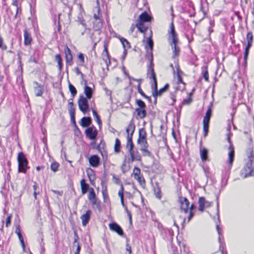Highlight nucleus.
I'll return each mask as SVG.
<instances>
[{
	"label": "nucleus",
	"mask_w": 254,
	"mask_h": 254,
	"mask_svg": "<svg viewBox=\"0 0 254 254\" xmlns=\"http://www.w3.org/2000/svg\"><path fill=\"white\" fill-rule=\"evenodd\" d=\"M87 81L85 80V86L84 89V93L86 95L85 98L90 100L93 95V89L87 85Z\"/></svg>",
	"instance_id": "nucleus-20"
},
{
	"label": "nucleus",
	"mask_w": 254,
	"mask_h": 254,
	"mask_svg": "<svg viewBox=\"0 0 254 254\" xmlns=\"http://www.w3.org/2000/svg\"><path fill=\"white\" fill-rule=\"evenodd\" d=\"M93 208L95 206L96 208L99 211H101L102 207L101 205V201L98 198L90 200Z\"/></svg>",
	"instance_id": "nucleus-33"
},
{
	"label": "nucleus",
	"mask_w": 254,
	"mask_h": 254,
	"mask_svg": "<svg viewBox=\"0 0 254 254\" xmlns=\"http://www.w3.org/2000/svg\"><path fill=\"white\" fill-rule=\"evenodd\" d=\"M121 143L119 138H116L115 140V144L114 146V151L116 153L120 152L121 150Z\"/></svg>",
	"instance_id": "nucleus-38"
},
{
	"label": "nucleus",
	"mask_w": 254,
	"mask_h": 254,
	"mask_svg": "<svg viewBox=\"0 0 254 254\" xmlns=\"http://www.w3.org/2000/svg\"><path fill=\"white\" fill-rule=\"evenodd\" d=\"M119 39L123 45L124 49H127V50L130 48V43L126 39L123 37H120Z\"/></svg>",
	"instance_id": "nucleus-36"
},
{
	"label": "nucleus",
	"mask_w": 254,
	"mask_h": 254,
	"mask_svg": "<svg viewBox=\"0 0 254 254\" xmlns=\"http://www.w3.org/2000/svg\"><path fill=\"white\" fill-rule=\"evenodd\" d=\"M104 90L106 92V95L110 96V101L112 103L113 102L112 97V91L108 89L107 88H105Z\"/></svg>",
	"instance_id": "nucleus-58"
},
{
	"label": "nucleus",
	"mask_w": 254,
	"mask_h": 254,
	"mask_svg": "<svg viewBox=\"0 0 254 254\" xmlns=\"http://www.w3.org/2000/svg\"><path fill=\"white\" fill-rule=\"evenodd\" d=\"M126 238V251L129 253V254H131L132 251H131V248L130 245L129 244L128 242L129 241V240L128 238Z\"/></svg>",
	"instance_id": "nucleus-55"
},
{
	"label": "nucleus",
	"mask_w": 254,
	"mask_h": 254,
	"mask_svg": "<svg viewBox=\"0 0 254 254\" xmlns=\"http://www.w3.org/2000/svg\"><path fill=\"white\" fill-rule=\"evenodd\" d=\"M89 99L82 94L80 95L78 100V104L79 110L84 114H85L89 111V105L88 103Z\"/></svg>",
	"instance_id": "nucleus-4"
},
{
	"label": "nucleus",
	"mask_w": 254,
	"mask_h": 254,
	"mask_svg": "<svg viewBox=\"0 0 254 254\" xmlns=\"http://www.w3.org/2000/svg\"><path fill=\"white\" fill-rule=\"evenodd\" d=\"M64 53L66 65H71L73 64V57L71 51L67 45L64 48Z\"/></svg>",
	"instance_id": "nucleus-14"
},
{
	"label": "nucleus",
	"mask_w": 254,
	"mask_h": 254,
	"mask_svg": "<svg viewBox=\"0 0 254 254\" xmlns=\"http://www.w3.org/2000/svg\"><path fill=\"white\" fill-rule=\"evenodd\" d=\"M59 167L60 164L56 161H54L51 163L50 168L54 172H56L58 171Z\"/></svg>",
	"instance_id": "nucleus-43"
},
{
	"label": "nucleus",
	"mask_w": 254,
	"mask_h": 254,
	"mask_svg": "<svg viewBox=\"0 0 254 254\" xmlns=\"http://www.w3.org/2000/svg\"><path fill=\"white\" fill-rule=\"evenodd\" d=\"M213 106V102L210 103L208 109L205 113V115L203 119V122L210 123V118L212 114V107Z\"/></svg>",
	"instance_id": "nucleus-16"
},
{
	"label": "nucleus",
	"mask_w": 254,
	"mask_h": 254,
	"mask_svg": "<svg viewBox=\"0 0 254 254\" xmlns=\"http://www.w3.org/2000/svg\"><path fill=\"white\" fill-rule=\"evenodd\" d=\"M169 84L168 83H166L163 87L160 88L159 90H158V89H156L155 90H153L152 92H156V94L161 96L164 92H165L169 89Z\"/></svg>",
	"instance_id": "nucleus-30"
},
{
	"label": "nucleus",
	"mask_w": 254,
	"mask_h": 254,
	"mask_svg": "<svg viewBox=\"0 0 254 254\" xmlns=\"http://www.w3.org/2000/svg\"><path fill=\"white\" fill-rule=\"evenodd\" d=\"M203 70V77L204 79V80L206 81H208L209 80V74H208V71L207 69V66H205L202 68Z\"/></svg>",
	"instance_id": "nucleus-45"
},
{
	"label": "nucleus",
	"mask_w": 254,
	"mask_h": 254,
	"mask_svg": "<svg viewBox=\"0 0 254 254\" xmlns=\"http://www.w3.org/2000/svg\"><path fill=\"white\" fill-rule=\"evenodd\" d=\"M179 42V40H177L176 42L173 43V41H172L170 43V45L172 47V49L173 51V58L178 57L180 53V48L177 46V44Z\"/></svg>",
	"instance_id": "nucleus-19"
},
{
	"label": "nucleus",
	"mask_w": 254,
	"mask_h": 254,
	"mask_svg": "<svg viewBox=\"0 0 254 254\" xmlns=\"http://www.w3.org/2000/svg\"><path fill=\"white\" fill-rule=\"evenodd\" d=\"M11 217V215H9L7 216L5 222V226L6 227H8L10 225Z\"/></svg>",
	"instance_id": "nucleus-62"
},
{
	"label": "nucleus",
	"mask_w": 254,
	"mask_h": 254,
	"mask_svg": "<svg viewBox=\"0 0 254 254\" xmlns=\"http://www.w3.org/2000/svg\"><path fill=\"white\" fill-rule=\"evenodd\" d=\"M152 18V16L147 11H145L140 14L137 22L144 24L145 22H150Z\"/></svg>",
	"instance_id": "nucleus-11"
},
{
	"label": "nucleus",
	"mask_w": 254,
	"mask_h": 254,
	"mask_svg": "<svg viewBox=\"0 0 254 254\" xmlns=\"http://www.w3.org/2000/svg\"><path fill=\"white\" fill-rule=\"evenodd\" d=\"M170 30L168 32L169 33V40L171 39L173 41V43L176 42L177 40H179L178 38L177 33L175 30V26L174 25L173 21H172L170 24Z\"/></svg>",
	"instance_id": "nucleus-12"
},
{
	"label": "nucleus",
	"mask_w": 254,
	"mask_h": 254,
	"mask_svg": "<svg viewBox=\"0 0 254 254\" xmlns=\"http://www.w3.org/2000/svg\"><path fill=\"white\" fill-rule=\"evenodd\" d=\"M94 126L88 127L85 130V134L87 138L92 140H94L96 139L98 135V131L95 129Z\"/></svg>",
	"instance_id": "nucleus-9"
},
{
	"label": "nucleus",
	"mask_w": 254,
	"mask_h": 254,
	"mask_svg": "<svg viewBox=\"0 0 254 254\" xmlns=\"http://www.w3.org/2000/svg\"><path fill=\"white\" fill-rule=\"evenodd\" d=\"M86 172L88 178H89V177H90V178H95V173L92 169L90 168H87L86 169Z\"/></svg>",
	"instance_id": "nucleus-46"
},
{
	"label": "nucleus",
	"mask_w": 254,
	"mask_h": 254,
	"mask_svg": "<svg viewBox=\"0 0 254 254\" xmlns=\"http://www.w3.org/2000/svg\"><path fill=\"white\" fill-rule=\"evenodd\" d=\"M73 127H74L73 130H74L75 135L77 136H79V135H80L81 134V132L80 130L79 129V128H78L77 126H76Z\"/></svg>",
	"instance_id": "nucleus-61"
},
{
	"label": "nucleus",
	"mask_w": 254,
	"mask_h": 254,
	"mask_svg": "<svg viewBox=\"0 0 254 254\" xmlns=\"http://www.w3.org/2000/svg\"><path fill=\"white\" fill-rule=\"evenodd\" d=\"M75 249V251L74 252L75 254H79L81 249V246L79 243H77L75 245L72 244V249L74 250Z\"/></svg>",
	"instance_id": "nucleus-42"
},
{
	"label": "nucleus",
	"mask_w": 254,
	"mask_h": 254,
	"mask_svg": "<svg viewBox=\"0 0 254 254\" xmlns=\"http://www.w3.org/2000/svg\"><path fill=\"white\" fill-rule=\"evenodd\" d=\"M152 31H151V35L147 39L146 45L145 46V49L146 50V58L149 59V55L152 54L153 55V50L154 47V42L151 38L152 37Z\"/></svg>",
	"instance_id": "nucleus-5"
},
{
	"label": "nucleus",
	"mask_w": 254,
	"mask_h": 254,
	"mask_svg": "<svg viewBox=\"0 0 254 254\" xmlns=\"http://www.w3.org/2000/svg\"><path fill=\"white\" fill-rule=\"evenodd\" d=\"M24 44L25 46H27L31 45L32 41V38L31 36V34L28 32L26 29L24 30Z\"/></svg>",
	"instance_id": "nucleus-21"
},
{
	"label": "nucleus",
	"mask_w": 254,
	"mask_h": 254,
	"mask_svg": "<svg viewBox=\"0 0 254 254\" xmlns=\"http://www.w3.org/2000/svg\"><path fill=\"white\" fill-rule=\"evenodd\" d=\"M134 179L137 180L138 183L142 187H144V186H145V181L143 175H140L138 177H136L134 178Z\"/></svg>",
	"instance_id": "nucleus-47"
},
{
	"label": "nucleus",
	"mask_w": 254,
	"mask_h": 254,
	"mask_svg": "<svg viewBox=\"0 0 254 254\" xmlns=\"http://www.w3.org/2000/svg\"><path fill=\"white\" fill-rule=\"evenodd\" d=\"M147 140V133L144 128L139 129L138 138L137 141V143H140L142 140Z\"/></svg>",
	"instance_id": "nucleus-24"
},
{
	"label": "nucleus",
	"mask_w": 254,
	"mask_h": 254,
	"mask_svg": "<svg viewBox=\"0 0 254 254\" xmlns=\"http://www.w3.org/2000/svg\"><path fill=\"white\" fill-rule=\"evenodd\" d=\"M55 61L58 62V66L59 71L61 72L63 67V59L60 54H57L55 56Z\"/></svg>",
	"instance_id": "nucleus-31"
},
{
	"label": "nucleus",
	"mask_w": 254,
	"mask_h": 254,
	"mask_svg": "<svg viewBox=\"0 0 254 254\" xmlns=\"http://www.w3.org/2000/svg\"><path fill=\"white\" fill-rule=\"evenodd\" d=\"M102 194L103 197L104 201L105 202H107L108 201H110V199L109 197V196L108 195L106 188L105 190H102Z\"/></svg>",
	"instance_id": "nucleus-51"
},
{
	"label": "nucleus",
	"mask_w": 254,
	"mask_h": 254,
	"mask_svg": "<svg viewBox=\"0 0 254 254\" xmlns=\"http://www.w3.org/2000/svg\"><path fill=\"white\" fill-rule=\"evenodd\" d=\"M153 191L156 198L161 199L162 197V192L159 184L158 182H155V185L153 186Z\"/></svg>",
	"instance_id": "nucleus-28"
},
{
	"label": "nucleus",
	"mask_w": 254,
	"mask_h": 254,
	"mask_svg": "<svg viewBox=\"0 0 254 254\" xmlns=\"http://www.w3.org/2000/svg\"><path fill=\"white\" fill-rule=\"evenodd\" d=\"M78 59L80 62V65H82L84 63V56L82 53L78 55Z\"/></svg>",
	"instance_id": "nucleus-59"
},
{
	"label": "nucleus",
	"mask_w": 254,
	"mask_h": 254,
	"mask_svg": "<svg viewBox=\"0 0 254 254\" xmlns=\"http://www.w3.org/2000/svg\"><path fill=\"white\" fill-rule=\"evenodd\" d=\"M198 203L199 204L198 210L201 212L204 210L205 207H210L213 205V202L206 200L203 196L199 197Z\"/></svg>",
	"instance_id": "nucleus-7"
},
{
	"label": "nucleus",
	"mask_w": 254,
	"mask_h": 254,
	"mask_svg": "<svg viewBox=\"0 0 254 254\" xmlns=\"http://www.w3.org/2000/svg\"><path fill=\"white\" fill-rule=\"evenodd\" d=\"M251 47H252L251 46L247 45L245 48V51H244V59H245V60L246 58H248L250 49H251Z\"/></svg>",
	"instance_id": "nucleus-53"
},
{
	"label": "nucleus",
	"mask_w": 254,
	"mask_h": 254,
	"mask_svg": "<svg viewBox=\"0 0 254 254\" xmlns=\"http://www.w3.org/2000/svg\"><path fill=\"white\" fill-rule=\"evenodd\" d=\"M140 145V150H143V149H148L149 144L147 141V140H142L141 141L140 143H138Z\"/></svg>",
	"instance_id": "nucleus-50"
},
{
	"label": "nucleus",
	"mask_w": 254,
	"mask_h": 254,
	"mask_svg": "<svg viewBox=\"0 0 254 254\" xmlns=\"http://www.w3.org/2000/svg\"><path fill=\"white\" fill-rule=\"evenodd\" d=\"M73 237H74V240H73L72 244L75 245L77 243H79V237L77 234V231L75 230H74V231H73Z\"/></svg>",
	"instance_id": "nucleus-52"
},
{
	"label": "nucleus",
	"mask_w": 254,
	"mask_h": 254,
	"mask_svg": "<svg viewBox=\"0 0 254 254\" xmlns=\"http://www.w3.org/2000/svg\"><path fill=\"white\" fill-rule=\"evenodd\" d=\"M209 123L203 122V130L204 136L205 137L208 135L209 131Z\"/></svg>",
	"instance_id": "nucleus-44"
},
{
	"label": "nucleus",
	"mask_w": 254,
	"mask_h": 254,
	"mask_svg": "<svg viewBox=\"0 0 254 254\" xmlns=\"http://www.w3.org/2000/svg\"><path fill=\"white\" fill-rule=\"evenodd\" d=\"M0 48L2 50H6L7 49V46L3 44V39L0 36Z\"/></svg>",
	"instance_id": "nucleus-60"
},
{
	"label": "nucleus",
	"mask_w": 254,
	"mask_h": 254,
	"mask_svg": "<svg viewBox=\"0 0 254 254\" xmlns=\"http://www.w3.org/2000/svg\"><path fill=\"white\" fill-rule=\"evenodd\" d=\"M22 13V9H21V6H17L16 7V14L14 16V18L16 19L18 15L19 14L20 15Z\"/></svg>",
	"instance_id": "nucleus-64"
},
{
	"label": "nucleus",
	"mask_w": 254,
	"mask_h": 254,
	"mask_svg": "<svg viewBox=\"0 0 254 254\" xmlns=\"http://www.w3.org/2000/svg\"><path fill=\"white\" fill-rule=\"evenodd\" d=\"M110 229L116 233H117L119 235L123 237H126L124 234V231L122 227L116 222H113L109 224V225Z\"/></svg>",
	"instance_id": "nucleus-10"
},
{
	"label": "nucleus",
	"mask_w": 254,
	"mask_h": 254,
	"mask_svg": "<svg viewBox=\"0 0 254 254\" xmlns=\"http://www.w3.org/2000/svg\"><path fill=\"white\" fill-rule=\"evenodd\" d=\"M127 148L128 149L129 152L134 151V145L132 141V136L131 134L127 135Z\"/></svg>",
	"instance_id": "nucleus-27"
},
{
	"label": "nucleus",
	"mask_w": 254,
	"mask_h": 254,
	"mask_svg": "<svg viewBox=\"0 0 254 254\" xmlns=\"http://www.w3.org/2000/svg\"><path fill=\"white\" fill-rule=\"evenodd\" d=\"M88 197L90 201L98 198L93 188H90Z\"/></svg>",
	"instance_id": "nucleus-39"
},
{
	"label": "nucleus",
	"mask_w": 254,
	"mask_h": 254,
	"mask_svg": "<svg viewBox=\"0 0 254 254\" xmlns=\"http://www.w3.org/2000/svg\"><path fill=\"white\" fill-rule=\"evenodd\" d=\"M200 158L202 162H204L208 160V150L205 148L202 147L201 142L200 143Z\"/></svg>",
	"instance_id": "nucleus-17"
},
{
	"label": "nucleus",
	"mask_w": 254,
	"mask_h": 254,
	"mask_svg": "<svg viewBox=\"0 0 254 254\" xmlns=\"http://www.w3.org/2000/svg\"><path fill=\"white\" fill-rule=\"evenodd\" d=\"M80 186L81 189V192L82 194H85L87 193L88 190L90 191V187L88 184L86 183L84 179H82L80 181Z\"/></svg>",
	"instance_id": "nucleus-25"
},
{
	"label": "nucleus",
	"mask_w": 254,
	"mask_h": 254,
	"mask_svg": "<svg viewBox=\"0 0 254 254\" xmlns=\"http://www.w3.org/2000/svg\"><path fill=\"white\" fill-rule=\"evenodd\" d=\"M135 26L137 28L138 30L142 33H145L148 29V27L145 26L144 23L136 22Z\"/></svg>",
	"instance_id": "nucleus-32"
},
{
	"label": "nucleus",
	"mask_w": 254,
	"mask_h": 254,
	"mask_svg": "<svg viewBox=\"0 0 254 254\" xmlns=\"http://www.w3.org/2000/svg\"><path fill=\"white\" fill-rule=\"evenodd\" d=\"M133 174L134 178L140 176V169L138 167H135L133 169Z\"/></svg>",
	"instance_id": "nucleus-56"
},
{
	"label": "nucleus",
	"mask_w": 254,
	"mask_h": 254,
	"mask_svg": "<svg viewBox=\"0 0 254 254\" xmlns=\"http://www.w3.org/2000/svg\"><path fill=\"white\" fill-rule=\"evenodd\" d=\"M92 123V119L90 117H83L80 120V124L83 127H90Z\"/></svg>",
	"instance_id": "nucleus-23"
},
{
	"label": "nucleus",
	"mask_w": 254,
	"mask_h": 254,
	"mask_svg": "<svg viewBox=\"0 0 254 254\" xmlns=\"http://www.w3.org/2000/svg\"><path fill=\"white\" fill-rule=\"evenodd\" d=\"M92 112L95 119L96 120L99 126L100 127L102 125V121L100 119V116L98 115L97 112L95 110H92Z\"/></svg>",
	"instance_id": "nucleus-40"
},
{
	"label": "nucleus",
	"mask_w": 254,
	"mask_h": 254,
	"mask_svg": "<svg viewBox=\"0 0 254 254\" xmlns=\"http://www.w3.org/2000/svg\"><path fill=\"white\" fill-rule=\"evenodd\" d=\"M34 84L36 85V86L34 87L35 95L37 97L41 96L44 92L43 85L39 84L37 81H34Z\"/></svg>",
	"instance_id": "nucleus-22"
},
{
	"label": "nucleus",
	"mask_w": 254,
	"mask_h": 254,
	"mask_svg": "<svg viewBox=\"0 0 254 254\" xmlns=\"http://www.w3.org/2000/svg\"><path fill=\"white\" fill-rule=\"evenodd\" d=\"M147 59L149 61V64L147 65V74L149 75H151L152 73H155L154 69L153 55L151 54L149 59Z\"/></svg>",
	"instance_id": "nucleus-18"
},
{
	"label": "nucleus",
	"mask_w": 254,
	"mask_h": 254,
	"mask_svg": "<svg viewBox=\"0 0 254 254\" xmlns=\"http://www.w3.org/2000/svg\"><path fill=\"white\" fill-rule=\"evenodd\" d=\"M135 112L136 113V119H143L147 115L146 109H135Z\"/></svg>",
	"instance_id": "nucleus-26"
},
{
	"label": "nucleus",
	"mask_w": 254,
	"mask_h": 254,
	"mask_svg": "<svg viewBox=\"0 0 254 254\" xmlns=\"http://www.w3.org/2000/svg\"><path fill=\"white\" fill-rule=\"evenodd\" d=\"M128 127L130 128V130H131V132L130 134L132 135V136H133V134L134 132L135 129V125L133 122V120H131L128 125Z\"/></svg>",
	"instance_id": "nucleus-48"
},
{
	"label": "nucleus",
	"mask_w": 254,
	"mask_h": 254,
	"mask_svg": "<svg viewBox=\"0 0 254 254\" xmlns=\"http://www.w3.org/2000/svg\"><path fill=\"white\" fill-rule=\"evenodd\" d=\"M130 155V158H128V162H133L135 161V152L134 151L129 152Z\"/></svg>",
	"instance_id": "nucleus-63"
},
{
	"label": "nucleus",
	"mask_w": 254,
	"mask_h": 254,
	"mask_svg": "<svg viewBox=\"0 0 254 254\" xmlns=\"http://www.w3.org/2000/svg\"><path fill=\"white\" fill-rule=\"evenodd\" d=\"M107 176V173L106 171L105 170L104 171V173L102 175L101 182V185L103 187V185L105 183V182L106 181Z\"/></svg>",
	"instance_id": "nucleus-57"
},
{
	"label": "nucleus",
	"mask_w": 254,
	"mask_h": 254,
	"mask_svg": "<svg viewBox=\"0 0 254 254\" xmlns=\"http://www.w3.org/2000/svg\"><path fill=\"white\" fill-rule=\"evenodd\" d=\"M229 149H230V151L228 153V162L229 165H232V163L234 160L235 157V151L234 147L233 144L230 145Z\"/></svg>",
	"instance_id": "nucleus-29"
},
{
	"label": "nucleus",
	"mask_w": 254,
	"mask_h": 254,
	"mask_svg": "<svg viewBox=\"0 0 254 254\" xmlns=\"http://www.w3.org/2000/svg\"><path fill=\"white\" fill-rule=\"evenodd\" d=\"M91 211L89 209L86 211L85 213L81 216L80 219L82 220V224L83 226H86L89 223L91 219Z\"/></svg>",
	"instance_id": "nucleus-15"
},
{
	"label": "nucleus",
	"mask_w": 254,
	"mask_h": 254,
	"mask_svg": "<svg viewBox=\"0 0 254 254\" xmlns=\"http://www.w3.org/2000/svg\"><path fill=\"white\" fill-rule=\"evenodd\" d=\"M36 52H37V51H35L34 54L30 56V57L29 59V63L34 62L35 64L38 63V62L37 60H36V58L35 57V54H36Z\"/></svg>",
	"instance_id": "nucleus-54"
},
{
	"label": "nucleus",
	"mask_w": 254,
	"mask_h": 254,
	"mask_svg": "<svg viewBox=\"0 0 254 254\" xmlns=\"http://www.w3.org/2000/svg\"><path fill=\"white\" fill-rule=\"evenodd\" d=\"M247 45L252 46L253 35L252 32H248L247 35Z\"/></svg>",
	"instance_id": "nucleus-41"
},
{
	"label": "nucleus",
	"mask_w": 254,
	"mask_h": 254,
	"mask_svg": "<svg viewBox=\"0 0 254 254\" xmlns=\"http://www.w3.org/2000/svg\"><path fill=\"white\" fill-rule=\"evenodd\" d=\"M248 161L244 167V171L245 172L244 178L254 175V155L253 154V148L250 147L247 151Z\"/></svg>",
	"instance_id": "nucleus-1"
},
{
	"label": "nucleus",
	"mask_w": 254,
	"mask_h": 254,
	"mask_svg": "<svg viewBox=\"0 0 254 254\" xmlns=\"http://www.w3.org/2000/svg\"><path fill=\"white\" fill-rule=\"evenodd\" d=\"M135 104L138 106L136 109H146V105L145 102L141 99H136Z\"/></svg>",
	"instance_id": "nucleus-35"
},
{
	"label": "nucleus",
	"mask_w": 254,
	"mask_h": 254,
	"mask_svg": "<svg viewBox=\"0 0 254 254\" xmlns=\"http://www.w3.org/2000/svg\"><path fill=\"white\" fill-rule=\"evenodd\" d=\"M220 191L219 192L218 194L216 195V210H217V221H215V223L216 224V229L219 235L218 241L219 243V250L221 252V254H227V252L226 251H224L225 245L224 242H222L221 239V236L222 235L221 231L218 225V222L220 223V216H219V197Z\"/></svg>",
	"instance_id": "nucleus-2"
},
{
	"label": "nucleus",
	"mask_w": 254,
	"mask_h": 254,
	"mask_svg": "<svg viewBox=\"0 0 254 254\" xmlns=\"http://www.w3.org/2000/svg\"><path fill=\"white\" fill-rule=\"evenodd\" d=\"M68 88L69 90L71 93V95L72 96V99L71 100H73V98L75 97V96L77 94V90L74 87L73 85H72L70 82H68Z\"/></svg>",
	"instance_id": "nucleus-34"
},
{
	"label": "nucleus",
	"mask_w": 254,
	"mask_h": 254,
	"mask_svg": "<svg viewBox=\"0 0 254 254\" xmlns=\"http://www.w3.org/2000/svg\"><path fill=\"white\" fill-rule=\"evenodd\" d=\"M140 150L142 152V155L143 156H148L151 158H154V156L148 149H143V150Z\"/></svg>",
	"instance_id": "nucleus-49"
},
{
	"label": "nucleus",
	"mask_w": 254,
	"mask_h": 254,
	"mask_svg": "<svg viewBox=\"0 0 254 254\" xmlns=\"http://www.w3.org/2000/svg\"><path fill=\"white\" fill-rule=\"evenodd\" d=\"M102 22L101 20H95L93 22V27L95 31H98L102 27Z\"/></svg>",
	"instance_id": "nucleus-37"
},
{
	"label": "nucleus",
	"mask_w": 254,
	"mask_h": 254,
	"mask_svg": "<svg viewBox=\"0 0 254 254\" xmlns=\"http://www.w3.org/2000/svg\"><path fill=\"white\" fill-rule=\"evenodd\" d=\"M178 201L180 204V209L182 211L185 213L189 212L190 202L188 199L186 197L180 196L179 197Z\"/></svg>",
	"instance_id": "nucleus-6"
},
{
	"label": "nucleus",
	"mask_w": 254,
	"mask_h": 254,
	"mask_svg": "<svg viewBox=\"0 0 254 254\" xmlns=\"http://www.w3.org/2000/svg\"><path fill=\"white\" fill-rule=\"evenodd\" d=\"M90 165L94 168L98 167L100 164V158L98 155H92L88 158Z\"/></svg>",
	"instance_id": "nucleus-13"
},
{
	"label": "nucleus",
	"mask_w": 254,
	"mask_h": 254,
	"mask_svg": "<svg viewBox=\"0 0 254 254\" xmlns=\"http://www.w3.org/2000/svg\"><path fill=\"white\" fill-rule=\"evenodd\" d=\"M68 112L70 116V120L71 124H72L73 127L77 126L75 121V108L74 105L72 101L68 102Z\"/></svg>",
	"instance_id": "nucleus-8"
},
{
	"label": "nucleus",
	"mask_w": 254,
	"mask_h": 254,
	"mask_svg": "<svg viewBox=\"0 0 254 254\" xmlns=\"http://www.w3.org/2000/svg\"><path fill=\"white\" fill-rule=\"evenodd\" d=\"M17 159L18 164V172L26 174L30 167L28 166V161L24 153L23 152H19Z\"/></svg>",
	"instance_id": "nucleus-3"
}]
</instances>
